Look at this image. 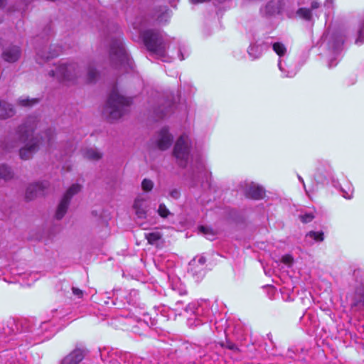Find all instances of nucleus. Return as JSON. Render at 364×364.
I'll use <instances>...</instances> for the list:
<instances>
[{
  "label": "nucleus",
  "instance_id": "nucleus-33",
  "mask_svg": "<svg viewBox=\"0 0 364 364\" xmlns=\"http://www.w3.org/2000/svg\"><path fill=\"white\" fill-rule=\"evenodd\" d=\"M282 261L287 265L290 266L293 262V257L289 255H287L282 257Z\"/></svg>",
  "mask_w": 364,
  "mask_h": 364
},
{
  "label": "nucleus",
  "instance_id": "nucleus-32",
  "mask_svg": "<svg viewBox=\"0 0 364 364\" xmlns=\"http://www.w3.org/2000/svg\"><path fill=\"white\" fill-rule=\"evenodd\" d=\"M169 196L172 198L177 200L181 196V193L178 189L177 188H173L169 191Z\"/></svg>",
  "mask_w": 364,
  "mask_h": 364
},
{
  "label": "nucleus",
  "instance_id": "nucleus-4",
  "mask_svg": "<svg viewBox=\"0 0 364 364\" xmlns=\"http://www.w3.org/2000/svg\"><path fill=\"white\" fill-rule=\"evenodd\" d=\"M144 42L147 49L159 58H165L166 43L162 33L159 31L146 30L142 33Z\"/></svg>",
  "mask_w": 364,
  "mask_h": 364
},
{
  "label": "nucleus",
  "instance_id": "nucleus-6",
  "mask_svg": "<svg viewBox=\"0 0 364 364\" xmlns=\"http://www.w3.org/2000/svg\"><path fill=\"white\" fill-rule=\"evenodd\" d=\"M81 190V186L79 184H73L65 192L63 197L62 198L60 203L58 205L55 218L58 220L63 218L67 212L70 200L71 198L80 192Z\"/></svg>",
  "mask_w": 364,
  "mask_h": 364
},
{
  "label": "nucleus",
  "instance_id": "nucleus-42",
  "mask_svg": "<svg viewBox=\"0 0 364 364\" xmlns=\"http://www.w3.org/2000/svg\"><path fill=\"white\" fill-rule=\"evenodd\" d=\"M229 348H230V349H234V348H235L234 346H229Z\"/></svg>",
  "mask_w": 364,
  "mask_h": 364
},
{
  "label": "nucleus",
  "instance_id": "nucleus-40",
  "mask_svg": "<svg viewBox=\"0 0 364 364\" xmlns=\"http://www.w3.org/2000/svg\"><path fill=\"white\" fill-rule=\"evenodd\" d=\"M58 55V54H52V55H48V56H46V57H45V58H46V59H48L49 58H53V57H54V56H55V55Z\"/></svg>",
  "mask_w": 364,
  "mask_h": 364
},
{
  "label": "nucleus",
  "instance_id": "nucleus-38",
  "mask_svg": "<svg viewBox=\"0 0 364 364\" xmlns=\"http://www.w3.org/2000/svg\"><path fill=\"white\" fill-rule=\"evenodd\" d=\"M333 3V0H326L325 6L327 7H330L332 6Z\"/></svg>",
  "mask_w": 364,
  "mask_h": 364
},
{
  "label": "nucleus",
  "instance_id": "nucleus-39",
  "mask_svg": "<svg viewBox=\"0 0 364 364\" xmlns=\"http://www.w3.org/2000/svg\"><path fill=\"white\" fill-rule=\"evenodd\" d=\"M298 178L303 183L304 187L305 188V184H304V181L303 178L300 176H298Z\"/></svg>",
  "mask_w": 364,
  "mask_h": 364
},
{
  "label": "nucleus",
  "instance_id": "nucleus-34",
  "mask_svg": "<svg viewBox=\"0 0 364 364\" xmlns=\"http://www.w3.org/2000/svg\"><path fill=\"white\" fill-rule=\"evenodd\" d=\"M72 291L73 294L77 296L78 298H81L83 295L82 291L78 288L73 287Z\"/></svg>",
  "mask_w": 364,
  "mask_h": 364
},
{
  "label": "nucleus",
  "instance_id": "nucleus-27",
  "mask_svg": "<svg viewBox=\"0 0 364 364\" xmlns=\"http://www.w3.org/2000/svg\"><path fill=\"white\" fill-rule=\"evenodd\" d=\"M298 14L306 20H310L311 18V10L306 8H301L298 11Z\"/></svg>",
  "mask_w": 364,
  "mask_h": 364
},
{
  "label": "nucleus",
  "instance_id": "nucleus-10",
  "mask_svg": "<svg viewBox=\"0 0 364 364\" xmlns=\"http://www.w3.org/2000/svg\"><path fill=\"white\" fill-rule=\"evenodd\" d=\"M87 350L84 347H76L62 360L61 364H79L85 357Z\"/></svg>",
  "mask_w": 364,
  "mask_h": 364
},
{
  "label": "nucleus",
  "instance_id": "nucleus-16",
  "mask_svg": "<svg viewBox=\"0 0 364 364\" xmlns=\"http://www.w3.org/2000/svg\"><path fill=\"white\" fill-rule=\"evenodd\" d=\"M14 110L10 104L0 101V119H5L12 117Z\"/></svg>",
  "mask_w": 364,
  "mask_h": 364
},
{
  "label": "nucleus",
  "instance_id": "nucleus-22",
  "mask_svg": "<svg viewBox=\"0 0 364 364\" xmlns=\"http://www.w3.org/2000/svg\"><path fill=\"white\" fill-rule=\"evenodd\" d=\"M36 99H29L28 97H22L18 100V104L23 107H30L37 102Z\"/></svg>",
  "mask_w": 364,
  "mask_h": 364
},
{
  "label": "nucleus",
  "instance_id": "nucleus-18",
  "mask_svg": "<svg viewBox=\"0 0 364 364\" xmlns=\"http://www.w3.org/2000/svg\"><path fill=\"white\" fill-rule=\"evenodd\" d=\"M206 262V259L204 256L200 255L198 257H196L193 258L189 263V266L192 271L194 270L196 267L198 266H200L201 267L205 264Z\"/></svg>",
  "mask_w": 364,
  "mask_h": 364
},
{
  "label": "nucleus",
  "instance_id": "nucleus-44",
  "mask_svg": "<svg viewBox=\"0 0 364 364\" xmlns=\"http://www.w3.org/2000/svg\"><path fill=\"white\" fill-rule=\"evenodd\" d=\"M3 0H0V4L2 3Z\"/></svg>",
  "mask_w": 364,
  "mask_h": 364
},
{
  "label": "nucleus",
  "instance_id": "nucleus-3",
  "mask_svg": "<svg viewBox=\"0 0 364 364\" xmlns=\"http://www.w3.org/2000/svg\"><path fill=\"white\" fill-rule=\"evenodd\" d=\"M131 100L121 95L119 92L114 90L107 100L105 108V113L112 119L120 118L126 112L127 107L130 105Z\"/></svg>",
  "mask_w": 364,
  "mask_h": 364
},
{
  "label": "nucleus",
  "instance_id": "nucleus-12",
  "mask_svg": "<svg viewBox=\"0 0 364 364\" xmlns=\"http://www.w3.org/2000/svg\"><path fill=\"white\" fill-rule=\"evenodd\" d=\"M21 56V50L16 46H10L4 49L2 58L8 63L17 61Z\"/></svg>",
  "mask_w": 364,
  "mask_h": 364
},
{
  "label": "nucleus",
  "instance_id": "nucleus-7",
  "mask_svg": "<svg viewBox=\"0 0 364 364\" xmlns=\"http://www.w3.org/2000/svg\"><path fill=\"white\" fill-rule=\"evenodd\" d=\"M109 54L111 60L116 61V63H129V56L120 38L113 41L110 47Z\"/></svg>",
  "mask_w": 364,
  "mask_h": 364
},
{
  "label": "nucleus",
  "instance_id": "nucleus-14",
  "mask_svg": "<svg viewBox=\"0 0 364 364\" xmlns=\"http://www.w3.org/2000/svg\"><path fill=\"white\" fill-rule=\"evenodd\" d=\"M134 208L135 210L136 215L139 218H144L146 217L147 205L144 198L141 197L136 198L134 200Z\"/></svg>",
  "mask_w": 364,
  "mask_h": 364
},
{
  "label": "nucleus",
  "instance_id": "nucleus-41",
  "mask_svg": "<svg viewBox=\"0 0 364 364\" xmlns=\"http://www.w3.org/2000/svg\"><path fill=\"white\" fill-rule=\"evenodd\" d=\"M179 56H180V60H183L184 59V58H183V55H182L181 51H179Z\"/></svg>",
  "mask_w": 364,
  "mask_h": 364
},
{
  "label": "nucleus",
  "instance_id": "nucleus-35",
  "mask_svg": "<svg viewBox=\"0 0 364 364\" xmlns=\"http://www.w3.org/2000/svg\"><path fill=\"white\" fill-rule=\"evenodd\" d=\"M170 112L169 109H166V112L164 111V109H159L156 111V114L159 116V117L162 118L163 117L167 115Z\"/></svg>",
  "mask_w": 364,
  "mask_h": 364
},
{
  "label": "nucleus",
  "instance_id": "nucleus-8",
  "mask_svg": "<svg viewBox=\"0 0 364 364\" xmlns=\"http://www.w3.org/2000/svg\"><path fill=\"white\" fill-rule=\"evenodd\" d=\"M49 184L47 181L36 182L29 184L26 191V199L31 200L43 196Z\"/></svg>",
  "mask_w": 364,
  "mask_h": 364
},
{
  "label": "nucleus",
  "instance_id": "nucleus-15",
  "mask_svg": "<svg viewBox=\"0 0 364 364\" xmlns=\"http://www.w3.org/2000/svg\"><path fill=\"white\" fill-rule=\"evenodd\" d=\"M82 154L90 161H98L102 158V154L95 148H86L82 151Z\"/></svg>",
  "mask_w": 364,
  "mask_h": 364
},
{
  "label": "nucleus",
  "instance_id": "nucleus-36",
  "mask_svg": "<svg viewBox=\"0 0 364 364\" xmlns=\"http://www.w3.org/2000/svg\"><path fill=\"white\" fill-rule=\"evenodd\" d=\"M311 9H318L320 6V3L317 0H310Z\"/></svg>",
  "mask_w": 364,
  "mask_h": 364
},
{
  "label": "nucleus",
  "instance_id": "nucleus-21",
  "mask_svg": "<svg viewBox=\"0 0 364 364\" xmlns=\"http://www.w3.org/2000/svg\"><path fill=\"white\" fill-rule=\"evenodd\" d=\"M97 76H98V73L96 71V70L94 69L93 68L89 67L87 69L86 78H85V80L87 82H92L95 81L97 79Z\"/></svg>",
  "mask_w": 364,
  "mask_h": 364
},
{
  "label": "nucleus",
  "instance_id": "nucleus-11",
  "mask_svg": "<svg viewBox=\"0 0 364 364\" xmlns=\"http://www.w3.org/2000/svg\"><path fill=\"white\" fill-rule=\"evenodd\" d=\"M173 136L168 133L167 129L163 128L159 132L156 139V144L159 149L166 150L172 144Z\"/></svg>",
  "mask_w": 364,
  "mask_h": 364
},
{
  "label": "nucleus",
  "instance_id": "nucleus-1",
  "mask_svg": "<svg viewBox=\"0 0 364 364\" xmlns=\"http://www.w3.org/2000/svg\"><path fill=\"white\" fill-rule=\"evenodd\" d=\"M38 123L36 118L31 117L28 119L25 124L20 127V139L26 143L19 152L21 158L23 160L29 159L36 151L40 144L43 143L49 144L55 136L54 131L49 129L44 132V136H41L40 141L38 136H33V132Z\"/></svg>",
  "mask_w": 364,
  "mask_h": 364
},
{
  "label": "nucleus",
  "instance_id": "nucleus-17",
  "mask_svg": "<svg viewBox=\"0 0 364 364\" xmlns=\"http://www.w3.org/2000/svg\"><path fill=\"white\" fill-rule=\"evenodd\" d=\"M162 235L159 232H151L145 234V237L151 245H156L161 240Z\"/></svg>",
  "mask_w": 364,
  "mask_h": 364
},
{
  "label": "nucleus",
  "instance_id": "nucleus-29",
  "mask_svg": "<svg viewBox=\"0 0 364 364\" xmlns=\"http://www.w3.org/2000/svg\"><path fill=\"white\" fill-rule=\"evenodd\" d=\"M278 66H279V70L283 72V73H285V76L286 77H293L296 74V72L294 71V70H291V71H286V69L284 67L283 64H282V62L281 60H279V63H278Z\"/></svg>",
  "mask_w": 364,
  "mask_h": 364
},
{
  "label": "nucleus",
  "instance_id": "nucleus-20",
  "mask_svg": "<svg viewBox=\"0 0 364 364\" xmlns=\"http://www.w3.org/2000/svg\"><path fill=\"white\" fill-rule=\"evenodd\" d=\"M199 230L209 240H214L215 235V232L211 228H210L208 227L200 226L199 228Z\"/></svg>",
  "mask_w": 364,
  "mask_h": 364
},
{
  "label": "nucleus",
  "instance_id": "nucleus-24",
  "mask_svg": "<svg viewBox=\"0 0 364 364\" xmlns=\"http://www.w3.org/2000/svg\"><path fill=\"white\" fill-rule=\"evenodd\" d=\"M272 48L274 52L280 57L283 56L287 52L284 45L281 43H274Z\"/></svg>",
  "mask_w": 364,
  "mask_h": 364
},
{
  "label": "nucleus",
  "instance_id": "nucleus-5",
  "mask_svg": "<svg viewBox=\"0 0 364 364\" xmlns=\"http://www.w3.org/2000/svg\"><path fill=\"white\" fill-rule=\"evenodd\" d=\"M191 140L186 134L181 136L174 146L173 155L181 166H185L189 158Z\"/></svg>",
  "mask_w": 364,
  "mask_h": 364
},
{
  "label": "nucleus",
  "instance_id": "nucleus-9",
  "mask_svg": "<svg viewBox=\"0 0 364 364\" xmlns=\"http://www.w3.org/2000/svg\"><path fill=\"white\" fill-rule=\"evenodd\" d=\"M241 188L246 196L253 199H260L264 196V191L262 187L254 183L244 182L241 185Z\"/></svg>",
  "mask_w": 364,
  "mask_h": 364
},
{
  "label": "nucleus",
  "instance_id": "nucleus-43",
  "mask_svg": "<svg viewBox=\"0 0 364 364\" xmlns=\"http://www.w3.org/2000/svg\"><path fill=\"white\" fill-rule=\"evenodd\" d=\"M344 197L346 198H351L350 196H344Z\"/></svg>",
  "mask_w": 364,
  "mask_h": 364
},
{
  "label": "nucleus",
  "instance_id": "nucleus-26",
  "mask_svg": "<svg viewBox=\"0 0 364 364\" xmlns=\"http://www.w3.org/2000/svg\"><path fill=\"white\" fill-rule=\"evenodd\" d=\"M154 187V183L151 180L144 178L141 183V188L144 191L149 192L152 190Z\"/></svg>",
  "mask_w": 364,
  "mask_h": 364
},
{
  "label": "nucleus",
  "instance_id": "nucleus-28",
  "mask_svg": "<svg viewBox=\"0 0 364 364\" xmlns=\"http://www.w3.org/2000/svg\"><path fill=\"white\" fill-rule=\"evenodd\" d=\"M307 236H309L316 241L321 242L323 240V233L322 232L311 231L307 234Z\"/></svg>",
  "mask_w": 364,
  "mask_h": 364
},
{
  "label": "nucleus",
  "instance_id": "nucleus-30",
  "mask_svg": "<svg viewBox=\"0 0 364 364\" xmlns=\"http://www.w3.org/2000/svg\"><path fill=\"white\" fill-rule=\"evenodd\" d=\"M169 18V12L167 10H165L159 16H158L157 20L159 23H166L168 21Z\"/></svg>",
  "mask_w": 364,
  "mask_h": 364
},
{
  "label": "nucleus",
  "instance_id": "nucleus-19",
  "mask_svg": "<svg viewBox=\"0 0 364 364\" xmlns=\"http://www.w3.org/2000/svg\"><path fill=\"white\" fill-rule=\"evenodd\" d=\"M12 172L8 166L5 165L0 166V180L4 179L7 180L12 177Z\"/></svg>",
  "mask_w": 364,
  "mask_h": 364
},
{
  "label": "nucleus",
  "instance_id": "nucleus-37",
  "mask_svg": "<svg viewBox=\"0 0 364 364\" xmlns=\"http://www.w3.org/2000/svg\"><path fill=\"white\" fill-rule=\"evenodd\" d=\"M355 306L361 307L364 306V298L360 296V299L353 304Z\"/></svg>",
  "mask_w": 364,
  "mask_h": 364
},
{
  "label": "nucleus",
  "instance_id": "nucleus-2",
  "mask_svg": "<svg viewBox=\"0 0 364 364\" xmlns=\"http://www.w3.org/2000/svg\"><path fill=\"white\" fill-rule=\"evenodd\" d=\"M50 77H55L59 82L69 84L74 83L82 76V68L74 61L61 62L55 65L48 73Z\"/></svg>",
  "mask_w": 364,
  "mask_h": 364
},
{
  "label": "nucleus",
  "instance_id": "nucleus-31",
  "mask_svg": "<svg viewBox=\"0 0 364 364\" xmlns=\"http://www.w3.org/2000/svg\"><path fill=\"white\" fill-rule=\"evenodd\" d=\"M299 218L304 223H307L314 218V215L312 213H305L299 215Z\"/></svg>",
  "mask_w": 364,
  "mask_h": 364
},
{
  "label": "nucleus",
  "instance_id": "nucleus-13",
  "mask_svg": "<svg viewBox=\"0 0 364 364\" xmlns=\"http://www.w3.org/2000/svg\"><path fill=\"white\" fill-rule=\"evenodd\" d=\"M282 9L281 0H272L261 9L263 16L269 17L278 14Z\"/></svg>",
  "mask_w": 364,
  "mask_h": 364
},
{
  "label": "nucleus",
  "instance_id": "nucleus-25",
  "mask_svg": "<svg viewBox=\"0 0 364 364\" xmlns=\"http://www.w3.org/2000/svg\"><path fill=\"white\" fill-rule=\"evenodd\" d=\"M159 215L164 218H167L170 214L169 210L166 208V206L164 203H161L159 206L158 209Z\"/></svg>",
  "mask_w": 364,
  "mask_h": 364
},
{
  "label": "nucleus",
  "instance_id": "nucleus-23",
  "mask_svg": "<svg viewBox=\"0 0 364 364\" xmlns=\"http://www.w3.org/2000/svg\"><path fill=\"white\" fill-rule=\"evenodd\" d=\"M248 53L252 58H257L261 55L262 50L259 46L252 45L250 46L248 49Z\"/></svg>",
  "mask_w": 364,
  "mask_h": 364
}]
</instances>
